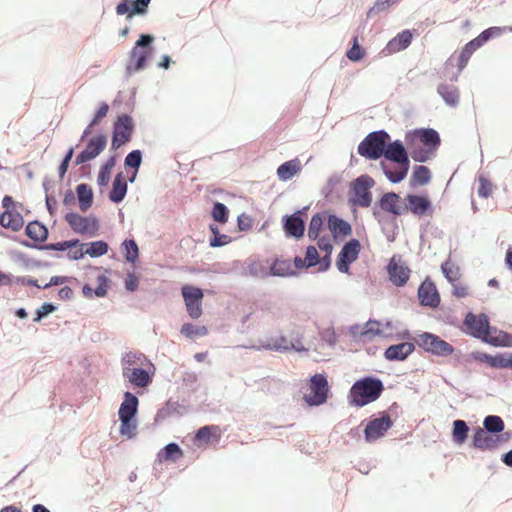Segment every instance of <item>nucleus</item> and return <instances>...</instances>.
<instances>
[{"label": "nucleus", "mask_w": 512, "mask_h": 512, "mask_svg": "<svg viewBox=\"0 0 512 512\" xmlns=\"http://www.w3.org/2000/svg\"><path fill=\"white\" fill-rule=\"evenodd\" d=\"M408 150V147L400 139L386 141L382 157L398 166V169L394 170L385 161L380 162V168L390 183L399 184L407 177L410 170Z\"/></svg>", "instance_id": "1"}, {"label": "nucleus", "mask_w": 512, "mask_h": 512, "mask_svg": "<svg viewBox=\"0 0 512 512\" xmlns=\"http://www.w3.org/2000/svg\"><path fill=\"white\" fill-rule=\"evenodd\" d=\"M155 36L151 33H141L129 52L125 67V76L130 78L134 73L145 70L151 62L155 46Z\"/></svg>", "instance_id": "2"}, {"label": "nucleus", "mask_w": 512, "mask_h": 512, "mask_svg": "<svg viewBox=\"0 0 512 512\" xmlns=\"http://www.w3.org/2000/svg\"><path fill=\"white\" fill-rule=\"evenodd\" d=\"M375 180L368 174H361L349 183L347 202L352 211L356 208H368L373 202L371 189Z\"/></svg>", "instance_id": "3"}, {"label": "nucleus", "mask_w": 512, "mask_h": 512, "mask_svg": "<svg viewBox=\"0 0 512 512\" xmlns=\"http://www.w3.org/2000/svg\"><path fill=\"white\" fill-rule=\"evenodd\" d=\"M386 141H390V134L385 129L372 131L358 144L357 153L367 160H379L385 152Z\"/></svg>", "instance_id": "4"}, {"label": "nucleus", "mask_w": 512, "mask_h": 512, "mask_svg": "<svg viewBox=\"0 0 512 512\" xmlns=\"http://www.w3.org/2000/svg\"><path fill=\"white\" fill-rule=\"evenodd\" d=\"M461 330L466 335L482 341V339H489V334H492V331H497V327L491 325L490 317L486 313L475 314L468 311L463 319Z\"/></svg>", "instance_id": "5"}, {"label": "nucleus", "mask_w": 512, "mask_h": 512, "mask_svg": "<svg viewBox=\"0 0 512 512\" xmlns=\"http://www.w3.org/2000/svg\"><path fill=\"white\" fill-rule=\"evenodd\" d=\"M136 124L133 117L128 113H121L116 116L111 133L110 151L116 152L121 146L132 140Z\"/></svg>", "instance_id": "6"}, {"label": "nucleus", "mask_w": 512, "mask_h": 512, "mask_svg": "<svg viewBox=\"0 0 512 512\" xmlns=\"http://www.w3.org/2000/svg\"><path fill=\"white\" fill-rule=\"evenodd\" d=\"M415 344L426 353L437 357H447L456 351L453 345L432 332H421L417 334Z\"/></svg>", "instance_id": "7"}, {"label": "nucleus", "mask_w": 512, "mask_h": 512, "mask_svg": "<svg viewBox=\"0 0 512 512\" xmlns=\"http://www.w3.org/2000/svg\"><path fill=\"white\" fill-rule=\"evenodd\" d=\"M405 142L407 146L417 144L421 147L437 152L441 145V138L436 129L431 127H420L408 130L405 133Z\"/></svg>", "instance_id": "8"}, {"label": "nucleus", "mask_w": 512, "mask_h": 512, "mask_svg": "<svg viewBox=\"0 0 512 512\" xmlns=\"http://www.w3.org/2000/svg\"><path fill=\"white\" fill-rule=\"evenodd\" d=\"M403 210L404 214L411 212L413 215L422 218L425 216H432L434 213V206L428 193L423 191L421 193H408L405 196Z\"/></svg>", "instance_id": "9"}, {"label": "nucleus", "mask_w": 512, "mask_h": 512, "mask_svg": "<svg viewBox=\"0 0 512 512\" xmlns=\"http://www.w3.org/2000/svg\"><path fill=\"white\" fill-rule=\"evenodd\" d=\"M404 200L400 194L389 191L383 193L372 206V215H393L401 216L404 214L403 210Z\"/></svg>", "instance_id": "10"}, {"label": "nucleus", "mask_w": 512, "mask_h": 512, "mask_svg": "<svg viewBox=\"0 0 512 512\" xmlns=\"http://www.w3.org/2000/svg\"><path fill=\"white\" fill-rule=\"evenodd\" d=\"M107 143L106 134L96 133L87 140L85 148L76 155L74 165L79 166L94 160L106 149Z\"/></svg>", "instance_id": "11"}, {"label": "nucleus", "mask_w": 512, "mask_h": 512, "mask_svg": "<svg viewBox=\"0 0 512 512\" xmlns=\"http://www.w3.org/2000/svg\"><path fill=\"white\" fill-rule=\"evenodd\" d=\"M361 248V242L356 238H351L343 244L335 261V265L339 272L343 274H350L351 264L358 259Z\"/></svg>", "instance_id": "12"}, {"label": "nucleus", "mask_w": 512, "mask_h": 512, "mask_svg": "<svg viewBox=\"0 0 512 512\" xmlns=\"http://www.w3.org/2000/svg\"><path fill=\"white\" fill-rule=\"evenodd\" d=\"M181 294L186 306V311L192 319H198L203 314L202 302L204 291L200 287L185 284L181 287Z\"/></svg>", "instance_id": "13"}, {"label": "nucleus", "mask_w": 512, "mask_h": 512, "mask_svg": "<svg viewBox=\"0 0 512 512\" xmlns=\"http://www.w3.org/2000/svg\"><path fill=\"white\" fill-rule=\"evenodd\" d=\"M385 270L388 280L396 287H404L411 275L409 266L396 254L389 259Z\"/></svg>", "instance_id": "14"}, {"label": "nucleus", "mask_w": 512, "mask_h": 512, "mask_svg": "<svg viewBox=\"0 0 512 512\" xmlns=\"http://www.w3.org/2000/svg\"><path fill=\"white\" fill-rule=\"evenodd\" d=\"M417 297L422 307L436 309L440 306L441 296L434 281L427 276L418 286Z\"/></svg>", "instance_id": "15"}, {"label": "nucleus", "mask_w": 512, "mask_h": 512, "mask_svg": "<svg viewBox=\"0 0 512 512\" xmlns=\"http://www.w3.org/2000/svg\"><path fill=\"white\" fill-rule=\"evenodd\" d=\"M470 356L474 361L484 363L494 369H512V352L489 354L482 351H472Z\"/></svg>", "instance_id": "16"}, {"label": "nucleus", "mask_w": 512, "mask_h": 512, "mask_svg": "<svg viewBox=\"0 0 512 512\" xmlns=\"http://www.w3.org/2000/svg\"><path fill=\"white\" fill-rule=\"evenodd\" d=\"M155 372V365L146 356V361L140 362L137 367L128 368V373L123 377L128 380V384H151Z\"/></svg>", "instance_id": "17"}, {"label": "nucleus", "mask_w": 512, "mask_h": 512, "mask_svg": "<svg viewBox=\"0 0 512 512\" xmlns=\"http://www.w3.org/2000/svg\"><path fill=\"white\" fill-rule=\"evenodd\" d=\"M151 0H121L115 7V12L119 16H126V20H131L135 16H146L149 12Z\"/></svg>", "instance_id": "18"}, {"label": "nucleus", "mask_w": 512, "mask_h": 512, "mask_svg": "<svg viewBox=\"0 0 512 512\" xmlns=\"http://www.w3.org/2000/svg\"><path fill=\"white\" fill-rule=\"evenodd\" d=\"M383 386H352L350 390L351 404L362 407L375 401L381 394Z\"/></svg>", "instance_id": "19"}, {"label": "nucleus", "mask_w": 512, "mask_h": 512, "mask_svg": "<svg viewBox=\"0 0 512 512\" xmlns=\"http://www.w3.org/2000/svg\"><path fill=\"white\" fill-rule=\"evenodd\" d=\"M282 229L287 239L300 240L305 235L306 224L303 218L296 214H285L281 219Z\"/></svg>", "instance_id": "20"}, {"label": "nucleus", "mask_w": 512, "mask_h": 512, "mask_svg": "<svg viewBox=\"0 0 512 512\" xmlns=\"http://www.w3.org/2000/svg\"><path fill=\"white\" fill-rule=\"evenodd\" d=\"M392 425V420L388 414H382L381 417L369 421L364 431L365 440L367 442L378 440L386 434Z\"/></svg>", "instance_id": "21"}, {"label": "nucleus", "mask_w": 512, "mask_h": 512, "mask_svg": "<svg viewBox=\"0 0 512 512\" xmlns=\"http://www.w3.org/2000/svg\"><path fill=\"white\" fill-rule=\"evenodd\" d=\"M328 227L336 243L344 241L353 233L351 224L333 212L329 215Z\"/></svg>", "instance_id": "22"}, {"label": "nucleus", "mask_w": 512, "mask_h": 512, "mask_svg": "<svg viewBox=\"0 0 512 512\" xmlns=\"http://www.w3.org/2000/svg\"><path fill=\"white\" fill-rule=\"evenodd\" d=\"M415 341L413 343L411 342H401L397 344L389 345L384 350V358L387 361H404L407 359L414 351H415Z\"/></svg>", "instance_id": "23"}, {"label": "nucleus", "mask_w": 512, "mask_h": 512, "mask_svg": "<svg viewBox=\"0 0 512 512\" xmlns=\"http://www.w3.org/2000/svg\"><path fill=\"white\" fill-rule=\"evenodd\" d=\"M413 40V31L404 29L398 32L392 39L388 41L383 49L387 55L397 53L407 49Z\"/></svg>", "instance_id": "24"}, {"label": "nucleus", "mask_w": 512, "mask_h": 512, "mask_svg": "<svg viewBox=\"0 0 512 512\" xmlns=\"http://www.w3.org/2000/svg\"><path fill=\"white\" fill-rule=\"evenodd\" d=\"M373 217L380 225L381 231L386 236L387 241L394 242L399 232V216L375 214Z\"/></svg>", "instance_id": "25"}, {"label": "nucleus", "mask_w": 512, "mask_h": 512, "mask_svg": "<svg viewBox=\"0 0 512 512\" xmlns=\"http://www.w3.org/2000/svg\"><path fill=\"white\" fill-rule=\"evenodd\" d=\"M128 193V180L123 172H118L112 181L111 189L108 192V199L113 204H120Z\"/></svg>", "instance_id": "26"}, {"label": "nucleus", "mask_w": 512, "mask_h": 512, "mask_svg": "<svg viewBox=\"0 0 512 512\" xmlns=\"http://www.w3.org/2000/svg\"><path fill=\"white\" fill-rule=\"evenodd\" d=\"M330 214L331 212L329 211H319L311 216L307 233L309 240L315 241L318 239V236L325 228V225H328V218Z\"/></svg>", "instance_id": "27"}, {"label": "nucleus", "mask_w": 512, "mask_h": 512, "mask_svg": "<svg viewBox=\"0 0 512 512\" xmlns=\"http://www.w3.org/2000/svg\"><path fill=\"white\" fill-rule=\"evenodd\" d=\"M242 265H243V267L240 272V275L242 277H254V278H261V279H265L268 277V274H267L268 268H266L257 259L249 257L243 261Z\"/></svg>", "instance_id": "28"}, {"label": "nucleus", "mask_w": 512, "mask_h": 512, "mask_svg": "<svg viewBox=\"0 0 512 512\" xmlns=\"http://www.w3.org/2000/svg\"><path fill=\"white\" fill-rule=\"evenodd\" d=\"M302 164L298 158H294L280 164L276 170L277 177L280 181L287 182L300 173Z\"/></svg>", "instance_id": "29"}, {"label": "nucleus", "mask_w": 512, "mask_h": 512, "mask_svg": "<svg viewBox=\"0 0 512 512\" xmlns=\"http://www.w3.org/2000/svg\"><path fill=\"white\" fill-rule=\"evenodd\" d=\"M437 93L447 106L451 108L458 106L460 100V92L456 86L447 83H440L437 86Z\"/></svg>", "instance_id": "30"}, {"label": "nucleus", "mask_w": 512, "mask_h": 512, "mask_svg": "<svg viewBox=\"0 0 512 512\" xmlns=\"http://www.w3.org/2000/svg\"><path fill=\"white\" fill-rule=\"evenodd\" d=\"M268 277H291L298 275L296 270L291 268V264L289 260H280L279 258H275L267 271Z\"/></svg>", "instance_id": "31"}, {"label": "nucleus", "mask_w": 512, "mask_h": 512, "mask_svg": "<svg viewBox=\"0 0 512 512\" xmlns=\"http://www.w3.org/2000/svg\"><path fill=\"white\" fill-rule=\"evenodd\" d=\"M75 194L78 199L79 208L82 212H86L93 204L94 192L92 187L87 183H80L75 188Z\"/></svg>", "instance_id": "32"}, {"label": "nucleus", "mask_w": 512, "mask_h": 512, "mask_svg": "<svg viewBox=\"0 0 512 512\" xmlns=\"http://www.w3.org/2000/svg\"><path fill=\"white\" fill-rule=\"evenodd\" d=\"M382 322L377 319L370 318L364 325H362L361 335L363 337V343L372 341L376 336L388 338L391 335L384 334L380 328Z\"/></svg>", "instance_id": "33"}, {"label": "nucleus", "mask_w": 512, "mask_h": 512, "mask_svg": "<svg viewBox=\"0 0 512 512\" xmlns=\"http://www.w3.org/2000/svg\"><path fill=\"white\" fill-rule=\"evenodd\" d=\"M366 21L365 20L363 23H361L359 25V27L357 28V31L358 32L360 30V28H364L365 25H366ZM350 48L346 51V57L353 63H357V62H360L365 56H366V50L365 48H363L360 44H359V35L358 33H355L351 40H350Z\"/></svg>", "instance_id": "34"}, {"label": "nucleus", "mask_w": 512, "mask_h": 512, "mask_svg": "<svg viewBox=\"0 0 512 512\" xmlns=\"http://www.w3.org/2000/svg\"><path fill=\"white\" fill-rule=\"evenodd\" d=\"M432 179V172L429 167L425 165H414L412 174L410 176L409 184L412 188L417 186H424L430 183Z\"/></svg>", "instance_id": "35"}, {"label": "nucleus", "mask_w": 512, "mask_h": 512, "mask_svg": "<svg viewBox=\"0 0 512 512\" xmlns=\"http://www.w3.org/2000/svg\"><path fill=\"white\" fill-rule=\"evenodd\" d=\"M343 181L341 174L333 173L327 179L326 184L323 186L321 190V194L328 202H334L335 200H339L341 198L338 191H336V186L339 185Z\"/></svg>", "instance_id": "36"}, {"label": "nucleus", "mask_w": 512, "mask_h": 512, "mask_svg": "<svg viewBox=\"0 0 512 512\" xmlns=\"http://www.w3.org/2000/svg\"><path fill=\"white\" fill-rule=\"evenodd\" d=\"M121 253L125 262L132 265L139 262V246L134 238H126L121 243Z\"/></svg>", "instance_id": "37"}, {"label": "nucleus", "mask_w": 512, "mask_h": 512, "mask_svg": "<svg viewBox=\"0 0 512 512\" xmlns=\"http://www.w3.org/2000/svg\"><path fill=\"white\" fill-rule=\"evenodd\" d=\"M328 395V386H309L304 393V400L310 406H317L324 403Z\"/></svg>", "instance_id": "38"}, {"label": "nucleus", "mask_w": 512, "mask_h": 512, "mask_svg": "<svg viewBox=\"0 0 512 512\" xmlns=\"http://www.w3.org/2000/svg\"><path fill=\"white\" fill-rule=\"evenodd\" d=\"M490 432L479 428L473 437V444L479 449H493L496 448L499 443V438L489 434Z\"/></svg>", "instance_id": "39"}, {"label": "nucleus", "mask_w": 512, "mask_h": 512, "mask_svg": "<svg viewBox=\"0 0 512 512\" xmlns=\"http://www.w3.org/2000/svg\"><path fill=\"white\" fill-rule=\"evenodd\" d=\"M184 456L183 450L176 443H169L162 448L158 454L157 459L159 463L171 461L176 462Z\"/></svg>", "instance_id": "40"}, {"label": "nucleus", "mask_w": 512, "mask_h": 512, "mask_svg": "<svg viewBox=\"0 0 512 512\" xmlns=\"http://www.w3.org/2000/svg\"><path fill=\"white\" fill-rule=\"evenodd\" d=\"M138 407V399L130 392L124 394V401L119 408V418H134Z\"/></svg>", "instance_id": "41"}, {"label": "nucleus", "mask_w": 512, "mask_h": 512, "mask_svg": "<svg viewBox=\"0 0 512 512\" xmlns=\"http://www.w3.org/2000/svg\"><path fill=\"white\" fill-rule=\"evenodd\" d=\"M80 246H83L81 241L78 238H72L69 240H61L55 243L40 244L39 251L50 250L55 252H64Z\"/></svg>", "instance_id": "42"}, {"label": "nucleus", "mask_w": 512, "mask_h": 512, "mask_svg": "<svg viewBox=\"0 0 512 512\" xmlns=\"http://www.w3.org/2000/svg\"><path fill=\"white\" fill-rule=\"evenodd\" d=\"M492 333L496 335L494 337H489V339H482V342L496 348H512V333L498 328L497 331H492Z\"/></svg>", "instance_id": "43"}, {"label": "nucleus", "mask_w": 512, "mask_h": 512, "mask_svg": "<svg viewBox=\"0 0 512 512\" xmlns=\"http://www.w3.org/2000/svg\"><path fill=\"white\" fill-rule=\"evenodd\" d=\"M407 147L409 149V159L412 158L417 163H425L434 158L437 153L417 144Z\"/></svg>", "instance_id": "44"}, {"label": "nucleus", "mask_w": 512, "mask_h": 512, "mask_svg": "<svg viewBox=\"0 0 512 512\" xmlns=\"http://www.w3.org/2000/svg\"><path fill=\"white\" fill-rule=\"evenodd\" d=\"M210 216L215 223L223 225L229 220L230 210L224 203L213 201Z\"/></svg>", "instance_id": "45"}, {"label": "nucleus", "mask_w": 512, "mask_h": 512, "mask_svg": "<svg viewBox=\"0 0 512 512\" xmlns=\"http://www.w3.org/2000/svg\"><path fill=\"white\" fill-rule=\"evenodd\" d=\"M85 246L86 253L91 258H99L109 251V244L105 240H95L88 243H82Z\"/></svg>", "instance_id": "46"}, {"label": "nucleus", "mask_w": 512, "mask_h": 512, "mask_svg": "<svg viewBox=\"0 0 512 512\" xmlns=\"http://www.w3.org/2000/svg\"><path fill=\"white\" fill-rule=\"evenodd\" d=\"M146 361V355L141 352H127L121 358L122 374L128 373V368L137 367L140 362Z\"/></svg>", "instance_id": "47"}, {"label": "nucleus", "mask_w": 512, "mask_h": 512, "mask_svg": "<svg viewBox=\"0 0 512 512\" xmlns=\"http://www.w3.org/2000/svg\"><path fill=\"white\" fill-rule=\"evenodd\" d=\"M180 333L189 339H197L208 334V328L205 325H194L192 323H184L180 328Z\"/></svg>", "instance_id": "48"}, {"label": "nucleus", "mask_w": 512, "mask_h": 512, "mask_svg": "<svg viewBox=\"0 0 512 512\" xmlns=\"http://www.w3.org/2000/svg\"><path fill=\"white\" fill-rule=\"evenodd\" d=\"M64 219L75 233L85 235V232L88 231L86 227L82 226V223L86 220L85 216H82L75 211H70L65 214Z\"/></svg>", "instance_id": "49"}, {"label": "nucleus", "mask_w": 512, "mask_h": 512, "mask_svg": "<svg viewBox=\"0 0 512 512\" xmlns=\"http://www.w3.org/2000/svg\"><path fill=\"white\" fill-rule=\"evenodd\" d=\"M288 339L284 335H280L277 338H269L266 341L262 342L261 345L265 350L276 351V352H286L288 351Z\"/></svg>", "instance_id": "50"}, {"label": "nucleus", "mask_w": 512, "mask_h": 512, "mask_svg": "<svg viewBox=\"0 0 512 512\" xmlns=\"http://www.w3.org/2000/svg\"><path fill=\"white\" fill-rule=\"evenodd\" d=\"M506 32H512V25H510V26H490V27L484 29L478 35L482 38L483 42L486 44L490 40L498 38Z\"/></svg>", "instance_id": "51"}, {"label": "nucleus", "mask_w": 512, "mask_h": 512, "mask_svg": "<svg viewBox=\"0 0 512 512\" xmlns=\"http://www.w3.org/2000/svg\"><path fill=\"white\" fill-rule=\"evenodd\" d=\"M143 161V151L140 149H134L130 151L124 159V167L126 169H132L135 173H138Z\"/></svg>", "instance_id": "52"}, {"label": "nucleus", "mask_w": 512, "mask_h": 512, "mask_svg": "<svg viewBox=\"0 0 512 512\" xmlns=\"http://www.w3.org/2000/svg\"><path fill=\"white\" fill-rule=\"evenodd\" d=\"M7 217L6 229L18 232L25 224L23 215L17 209L8 210Z\"/></svg>", "instance_id": "53"}, {"label": "nucleus", "mask_w": 512, "mask_h": 512, "mask_svg": "<svg viewBox=\"0 0 512 512\" xmlns=\"http://www.w3.org/2000/svg\"><path fill=\"white\" fill-rule=\"evenodd\" d=\"M58 308V305L53 302H43L42 305L35 310L33 322L40 323L50 314L56 312Z\"/></svg>", "instance_id": "54"}, {"label": "nucleus", "mask_w": 512, "mask_h": 512, "mask_svg": "<svg viewBox=\"0 0 512 512\" xmlns=\"http://www.w3.org/2000/svg\"><path fill=\"white\" fill-rule=\"evenodd\" d=\"M11 260L16 263H21L26 269H34L36 267V259L31 258L28 254L19 251L11 250L9 252Z\"/></svg>", "instance_id": "55"}, {"label": "nucleus", "mask_w": 512, "mask_h": 512, "mask_svg": "<svg viewBox=\"0 0 512 512\" xmlns=\"http://www.w3.org/2000/svg\"><path fill=\"white\" fill-rule=\"evenodd\" d=\"M74 154H75L74 146L68 147V149L64 153V155L58 165V176H59L60 180H63V178L65 177V174L67 173V171L69 169L70 162L72 161Z\"/></svg>", "instance_id": "56"}, {"label": "nucleus", "mask_w": 512, "mask_h": 512, "mask_svg": "<svg viewBox=\"0 0 512 512\" xmlns=\"http://www.w3.org/2000/svg\"><path fill=\"white\" fill-rule=\"evenodd\" d=\"M485 431L490 433H499L504 429V422L499 416L490 415L484 419Z\"/></svg>", "instance_id": "57"}, {"label": "nucleus", "mask_w": 512, "mask_h": 512, "mask_svg": "<svg viewBox=\"0 0 512 512\" xmlns=\"http://www.w3.org/2000/svg\"><path fill=\"white\" fill-rule=\"evenodd\" d=\"M393 5H395V3L392 0H376L374 5L367 10L366 17L372 18L375 15H379L387 11Z\"/></svg>", "instance_id": "58"}, {"label": "nucleus", "mask_w": 512, "mask_h": 512, "mask_svg": "<svg viewBox=\"0 0 512 512\" xmlns=\"http://www.w3.org/2000/svg\"><path fill=\"white\" fill-rule=\"evenodd\" d=\"M121 421L120 434L129 439L136 435L137 423L133 418H119Z\"/></svg>", "instance_id": "59"}, {"label": "nucleus", "mask_w": 512, "mask_h": 512, "mask_svg": "<svg viewBox=\"0 0 512 512\" xmlns=\"http://www.w3.org/2000/svg\"><path fill=\"white\" fill-rule=\"evenodd\" d=\"M441 271L445 279L450 284H453V282H457L460 278L459 269H455L449 260H446L441 264Z\"/></svg>", "instance_id": "60"}, {"label": "nucleus", "mask_w": 512, "mask_h": 512, "mask_svg": "<svg viewBox=\"0 0 512 512\" xmlns=\"http://www.w3.org/2000/svg\"><path fill=\"white\" fill-rule=\"evenodd\" d=\"M97 286L94 288V292H96V297L103 298L107 296L108 290L110 289L111 279L104 275H98L97 278Z\"/></svg>", "instance_id": "61"}, {"label": "nucleus", "mask_w": 512, "mask_h": 512, "mask_svg": "<svg viewBox=\"0 0 512 512\" xmlns=\"http://www.w3.org/2000/svg\"><path fill=\"white\" fill-rule=\"evenodd\" d=\"M85 219L84 223H82V226L88 229V231L85 232V235H89L91 237L97 236L100 229V221L98 217L95 214H90L85 216Z\"/></svg>", "instance_id": "62"}, {"label": "nucleus", "mask_w": 512, "mask_h": 512, "mask_svg": "<svg viewBox=\"0 0 512 512\" xmlns=\"http://www.w3.org/2000/svg\"><path fill=\"white\" fill-rule=\"evenodd\" d=\"M453 425V438L455 442L461 444L467 438L468 426L463 420H456Z\"/></svg>", "instance_id": "63"}, {"label": "nucleus", "mask_w": 512, "mask_h": 512, "mask_svg": "<svg viewBox=\"0 0 512 512\" xmlns=\"http://www.w3.org/2000/svg\"><path fill=\"white\" fill-rule=\"evenodd\" d=\"M477 194L480 198L486 199L492 194L493 183L486 177L480 176Z\"/></svg>", "instance_id": "64"}]
</instances>
